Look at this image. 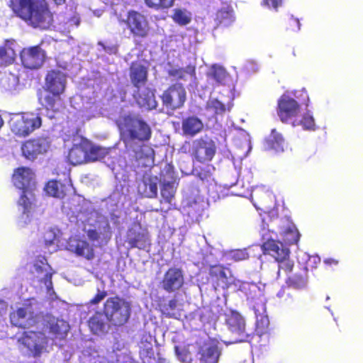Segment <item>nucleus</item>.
Here are the masks:
<instances>
[{
  "label": "nucleus",
  "mask_w": 363,
  "mask_h": 363,
  "mask_svg": "<svg viewBox=\"0 0 363 363\" xmlns=\"http://www.w3.org/2000/svg\"><path fill=\"white\" fill-rule=\"evenodd\" d=\"M40 113L23 112L14 113L9 121L11 132L18 138H26L42 126Z\"/></svg>",
  "instance_id": "5"
},
{
  "label": "nucleus",
  "mask_w": 363,
  "mask_h": 363,
  "mask_svg": "<svg viewBox=\"0 0 363 363\" xmlns=\"http://www.w3.org/2000/svg\"><path fill=\"white\" fill-rule=\"evenodd\" d=\"M165 172L169 175V178L172 181L166 182L165 178H163L164 182L161 187V203H167L172 205V202L174 199L177 187L174 185V171L172 166L168 165L165 169Z\"/></svg>",
  "instance_id": "22"
},
{
  "label": "nucleus",
  "mask_w": 363,
  "mask_h": 363,
  "mask_svg": "<svg viewBox=\"0 0 363 363\" xmlns=\"http://www.w3.org/2000/svg\"><path fill=\"white\" fill-rule=\"evenodd\" d=\"M67 86V75L59 69L48 71L45 77L43 89L47 93L43 105L48 111L57 113L64 106L62 95Z\"/></svg>",
  "instance_id": "3"
},
{
  "label": "nucleus",
  "mask_w": 363,
  "mask_h": 363,
  "mask_svg": "<svg viewBox=\"0 0 363 363\" xmlns=\"http://www.w3.org/2000/svg\"><path fill=\"white\" fill-rule=\"evenodd\" d=\"M41 281H43L48 288L52 287V274L50 272H47L44 277L42 279Z\"/></svg>",
  "instance_id": "55"
},
{
  "label": "nucleus",
  "mask_w": 363,
  "mask_h": 363,
  "mask_svg": "<svg viewBox=\"0 0 363 363\" xmlns=\"http://www.w3.org/2000/svg\"><path fill=\"white\" fill-rule=\"evenodd\" d=\"M206 110L211 111L214 116L223 115L226 111L230 110V106L225 105L217 99H209L206 106Z\"/></svg>",
  "instance_id": "37"
},
{
  "label": "nucleus",
  "mask_w": 363,
  "mask_h": 363,
  "mask_svg": "<svg viewBox=\"0 0 363 363\" xmlns=\"http://www.w3.org/2000/svg\"><path fill=\"white\" fill-rule=\"evenodd\" d=\"M301 23L298 18L294 16H289L286 21V28L291 31H298L300 30Z\"/></svg>",
  "instance_id": "49"
},
{
  "label": "nucleus",
  "mask_w": 363,
  "mask_h": 363,
  "mask_svg": "<svg viewBox=\"0 0 363 363\" xmlns=\"http://www.w3.org/2000/svg\"><path fill=\"white\" fill-rule=\"evenodd\" d=\"M133 97L141 108L147 110H154L157 107V102L155 98V89L146 86L143 89H136Z\"/></svg>",
  "instance_id": "21"
},
{
  "label": "nucleus",
  "mask_w": 363,
  "mask_h": 363,
  "mask_svg": "<svg viewBox=\"0 0 363 363\" xmlns=\"http://www.w3.org/2000/svg\"><path fill=\"white\" fill-rule=\"evenodd\" d=\"M181 150L189 154L194 163H208L216 155V145L213 140L199 138L192 141H185Z\"/></svg>",
  "instance_id": "7"
},
{
  "label": "nucleus",
  "mask_w": 363,
  "mask_h": 363,
  "mask_svg": "<svg viewBox=\"0 0 363 363\" xmlns=\"http://www.w3.org/2000/svg\"><path fill=\"white\" fill-rule=\"evenodd\" d=\"M262 249L264 255H271L276 261L290 254L289 249L281 242L273 239L265 241L262 245Z\"/></svg>",
  "instance_id": "26"
},
{
  "label": "nucleus",
  "mask_w": 363,
  "mask_h": 363,
  "mask_svg": "<svg viewBox=\"0 0 363 363\" xmlns=\"http://www.w3.org/2000/svg\"><path fill=\"white\" fill-rule=\"evenodd\" d=\"M171 208L170 206H168L167 208V211L169 210Z\"/></svg>",
  "instance_id": "61"
},
{
  "label": "nucleus",
  "mask_w": 363,
  "mask_h": 363,
  "mask_svg": "<svg viewBox=\"0 0 363 363\" xmlns=\"http://www.w3.org/2000/svg\"><path fill=\"white\" fill-rule=\"evenodd\" d=\"M174 351L177 358L183 363H190L192 360L191 354L186 346H174Z\"/></svg>",
  "instance_id": "45"
},
{
  "label": "nucleus",
  "mask_w": 363,
  "mask_h": 363,
  "mask_svg": "<svg viewBox=\"0 0 363 363\" xmlns=\"http://www.w3.org/2000/svg\"><path fill=\"white\" fill-rule=\"evenodd\" d=\"M146 6L156 11L164 10L172 7L174 0H144Z\"/></svg>",
  "instance_id": "43"
},
{
  "label": "nucleus",
  "mask_w": 363,
  "mask_h": 363,
  "mask_svg": "<svg viewBox=\"0 0 363 363\" xmlns=\"http://www.w3.org/2000/svg\"><path fill=\"white\" fill-rule=\"evenodd\" d=\"M203 129L202 121L196 116H189L183 118L182 130L184 136L194 137Z\"/></svg>",
  "instance_id": "27"
},
{
  "label": "nucleus",
  "mask_w": 363,
  "mask_h": 363,
  "mask_svg": "<svg viewBox=\"0 0 363 363\" xmlns=\"http://www.w3.org/2000/svg\"><path fill=\"white\" fill-rule=\"evenodd\" d=\"M157 176L145 174H143L138 189L139 193L144 197L156 198L157 196Z\"/></svg>",
  "instance_id": "23"
},
{
  "label": "nucleus",
  "mask_w": 363,
  "mask_h": 363,
  "mask_svg": "<svg viewBox=\"0 0 363 363\" xmlns=\"http://www.w3.org/2000/svg\"><path fill=\"white\" fill-rule=\"evenodd\" d=\"M12 180L13 185L23 192H33L35 189V174L29 167H21L16 169Z\"/></svg>",
  "instance_id": "16"
},
{
  "label": "nucleus",
  "mask_w": 363,
  "mask_h": 363,
  "mask_svg": "<svg viewBox=\"0 0 363 363\" xmlns=\"http://www.w3.org/2000/svg\"><path fill=\"white\" fill-rule=\"evenodd\" d=\"M277 115L283 123H289L300 111L299 104L287 94H283L277 101Z\"/></svg>",
  "instance_id": "17"
},
{
  "label": "nucleus",
  "mask_w": 363,
  "mask_h": 363,
  "mask_svg": "<svg viewBox=\"0 0 363 363\" xmlns=\"http://www.w3.org/2000/svg\"><path fill=\"white\" fill-rule=\"evenodd\" d=\"M276 262H278V274L281 271L288 274L291 272L294 268V262L290 259V254H287L286 256L281 257Z\"/></svg>",
  "instance_id": "44"
},
{
  "label": "nucleus",
  "mask_w": 363,
  "mask_h": 363,
  "mask_svg": "<svg viewBox=\"0 0 363 363\" xmlns=\"http://www.w3.org/2000/svg\"><path fill=\"white\" fill-rule=\"evenodd\" d=\"M324 263L329 266L337 265L339 261L335 258L329 257L324 259Z\"/></svg>",
  "instance_id": "57"
},
{
  "label": "nucleus",
  "mask_w": 363,
  "mask_h": 363,
  "mask_svg": "<svg viewBox=\"0 0 363 363\" xmlns=\"http://www.w3.org/2000/svg\"><path fill=\"white\" fill-rule=\"evenodd\" d=\"M208 274L216 289H228L230 286L231 270L222 264H213L209 267Z\"/></svg>",
  "instance_id": "18"
},
{
  "label": "nucleus",
  "mask_w": 363,
  "mask_h": 363,
  "mask_svg": "<svg viewBox=\"0 0 363 363\" xmlns=\"http://www.w3.org/2000/svg\"><path fill=\"white\" fill-rule=\"evenodd\" d=\"M103 46V49L105 52L108 54H116L117 52L118 48L116 46H105L101 44Z\"/></svg>",
  "instance_id": "56"
},
{
  "label": "nucleus",
  "mask_w": 363,
  "mask_h": 363,
  "mask_svg": "<svg viewBox=\"0 0 363 363\" xmlns=\"http://www.w3.org/2000/svg\"><path fill=\"white\" fill-rule=\"evenodd\" d=\"M284 139L281 133L275 129L271 131L270 135L265 140V147L267 150H272L277 152L284 151Z\"/></svg>",
  "instance_id": "30"
},
{
  "label": "nucleus",
  "mask_w": 363,
  "mask_h": 363,
  "mask_svg": "<svg viewBox=\"0 0 363 363\" xmlns=\"http://www.w3.org/2000/svg\"><path fill=\"white\" fill-rule=\"evenodd\" d=\"M16 59L14 50L7 43L0 46V69L13 63Z\"/></svg>",
  "instance_id": "33"
},
{
  "label": "nucleus",
  "mask_w": 363,
  "mask_h": 363,
  "mask_svg": "<svg viewBox=\"0 0 363 363\" xmlns=\"http://www.w3.org/2000/svg\"><path fill=\"white\" fill-rule=\"evenodd\" d=\"M277 297L279 298L280 302L282 303H291L293 301L292 296L289 291V287L284 286L282 287L277 294Z\"/></svg>",
  "instance_id": "47"
},
{
  "label": "nucleus",
  "mask_w": 363,
  "mask_h": 363,
  "mask_svg": "<svg viewBox=\"0 0 363 363\" xmlns=\"http://www.w3.org/2000/svg\"><path fill=\"white\" fill-rule=\"evenodd\" d=\"M301 125L304 130H314L315 128V120L309 113L303 115L300 121H294L292 125L294 127Z\"/></svg>",
  "instance_id": "42"
},
{
  "label": "nucleus",
  "mask_w": 363,
  "mask_h": 363,
  "mask_svg": "<svg viewBox=\"0 0 363 363\" xmlns=\"http://www.w3.org/2000/svg\"><path fill=\"white\" fill-rule=\"evenodd\" d=\"M9 318L13 326L23 330L35 326L37 323L33 312H30L28 315V311L25 307L18 308L16 311L11 312Z\"/></svg>",
  "instance_id": "20"
},
{
  "label": "nucleus",
  "mask_w": 363,
  "mask_h": 363,
  "mask_svg": "<svg viewBox=\"0 0 363 363\" xmlns=\"http://www.w3.org/2000/svg\"><path fill=\"white\" fill-rule=\"evenodd\" d=\"M120 139L126 152H132L138 166L149 167L155 161V150L145 143L152 137L150 125L143 118L131 115H124L116 121Z\"/></svg>",
  "instance_id": "1"
},
{
  "label": "nucleus",
  "mask_w": 363,
  "mask_h": 363,
  "mask_svg": "<svg viewBox=\"0 0 363 363\" xmlns=\"http://www.w3.org/2000/svg\"><path fill=\"white\" fill-rule=\"evenodd\" d=\"M228 258L234 262H240L249 258V255L246 249L232 250L228 253Z\"/></svg>",
  "instance_id": "46"
},
{
  "label": "nucleus",
  "mask_w": 363,
  "mask_h": 363,
  "mask_svg": "<svg viewBox=\"0 0 363 363\" xmlns=\"http://www.w3.org/2000/svg\"><path fill=\"white\" fill-rule=\"evenodd\" d=\"M149 67L143 60L133 61L128 69V76L132 86L136 89L145 86L148 82Z\"/></svg>",
  "instance_id": "15"
},
{
  "label": "nucleus",
  "mask_w": 363,
  "mask_h": 363,
  "mask_svg": "<svg viewBox=\"0 0 363 363\" xmlns=\"http://www.w3.org/2000/svg\"><path fill=\"white\" fill-rule=\"evenodd\" d=\"M197 175L201 180H204V179H207L208 177H210V174H208V173L203 174L202 172H199Z\"/></svg>",
  "instance_id": "59"
},
{
  "label": "nucleus",
  "mask_w": 363,
  "mask_h": 363,
  "mask_svg": "<svg viewBox=\"0 0 363 363\" xmlns=\"http://www.w3.org/2000/svg\"><path fill=\"white\" fill-rule=\"evenodd\" d=\"M74 252L78 256L84 257L87 259H91L94 257L93 250L90 247L89 244L85 240H77Z\"/></svg>",
  "instance_id": "39"
},
{
  "label": "nucleus",
  "mask_w": 363,
  "mask_h": 363,
  "mask_svg": "<svg viewBox=\"0 0 363 363\" xmlns=\"http://www.w3.org/2000/svg\"><path fill=\"white\" fill-rule=\"evenodd\" d=\"M199 354L201 363H218L220 355L218 341L211 340L204 343L200 348Z\"/></svg>",
  "instance_id": "24"
},
{
  "label": "nucleus",
  "mask_w": 363,
  "mask_h": 363,
  "mask_svg": "<svg viewBox=\"0 0 363 363\" xmlns=\"http://www.w3.org/2000/svg\"><path fill=\"white\" fill-rule=\"evenodd\" d=\"M50 145L51 141L48 136H38L22 143V154L26 159L33 160L38 155L46 153L49 150Z\"/></svg>",
  "instance_id": "12"
},
{
  "label": "nucleus",
  "mask_w": 363,
  "mask_h": 363,
  "mask_svg": "<svg viewBox=\"0 0 363 363\" xmlns=\"http://www.w3.org/2000/svg\"><path fill=\"white\" fill-rule=\"evenodd\" d=\"M288 233L292 235V238L287 239V241L290 244H296L298 242L299 238H300V235H299L298 232L296 230H291L288 232Z\"/></svg>",
  "instance_id": "54"
},
{
  "label": "nucleus",
  "mask_w": 363,
  "mask_h": 363,
  "mask_svg": "<svg viewBox=\"0 0 363 363\" xmlns=\"http://www.w3.org/2000/svg\"><path fill=\"white\" fill-rule=\"evenodd\" d=\"M34 267L38 273H43L47 271V267L50 266L45 256H38L35 261Z\"/></svg>",
  "instance_id": "48"
},
{
  "label": "nucleus",
  "mask_w": 363,
  "mask_h": 363,
  "mask_svg": "<svg viewBox=\"0 0 363 363\" xmlns=\"http://www.w3.org/2000/svg\"><path fill=\"white\" fill-rule=\"evenodd\" d=\"M261 4L263 6L277 11L278 8L282 5V0H262Z\"/></svg>",
  "instance_id": "52"
},
{
  "label": "nucleus",
  "mask_w": 363,
  "mask_h": 363,
  "mask_svg": "<svg viewBox=\"0 0 363 363\" xmlns=\"http://www.w3.org/2000/svg\"><path fill=\"white\" fill-rule=\"evenodd\" d=\"M88 325L94 334L99 335L104 333L106 330V323L100 312H96L88 320Z\"/></svg>",
  "instance_id": "35"
},
{
  "label": "nucleus",
  "mask_w": 363,
  "mask_h": 363,
  "mask_svg": "<svg viewBox=\"0 0 363 363\" xmlns=\"http://www.w3.org/2000/svg\"><path fill=\"white\" fill-rule=\"evenodd\" d=\"M225 324L234 337L230 343H240L247 341L250 335L246 330V321L244 317L237 311L230 309L224 313Z\"/></svg>",
  "instance_id": "10"
},
{
  "label": "nucleus",
  "mask_w": 363,
  "mask_h": 363,
  "mask_svg": "<svg viewBox=\"0 0 363 363\" xmlns=\"http://www.w3.org/2000/svg\"><path fill=\"white\" fill-rule=\"evenodd\" d=\"M44 190L50 196L63 199L72 194L74 187L69 178L65 179L63 182L51 179L45 184Z\"/></svg>",
  "instance_id": "19"
},
{
  "label": "nucleus",
  "mask_w": 363,
  "mask_h": 363,
  "mask_svg": "<svg viewBox=\"0 0 363 363\" xmlns=\"http://www.w3.org/2000/svg\"><path fill=\"white\" fill-rule=\"evenodd\" d=\"M186 206L192 208L194 211H199L201 208L199 202L196 200L195 198H189L186 201Z\"/></svg>",
  "instance_id": "53"
},
{
  "label": "nucleus",
  "mask_w": 363,
  "mask_h": 363,
  "mask_svg": "<svg viewBox=\"0 0 363 363\" xmlns=\"http://www.w3.org/2000/svg\"><path fill=\"white\" fill-rule=\"evenodd\" d=\"M167 74L174 80H186L188 74L191 78L196 77V69L194 67L191 66H188L186 68H172L168 70Z\"/></svg>",
  "instance_id": "34"
},
{
  "label": "nucleus",
  "mask_w": 363,
  "mask_h": 363,
  "mask_svg": "<svg viewBox=\"0 0 363 363\" xmlns=\"http://www.w3.org/2000/svg\"><path fill=\"white\" fill-rule=\"evenodd\" d=\"M42 325L53 339L60 340L65 339L70 329L68 322L50 313L43 316Z\"/></svg>",
  "instance_id": "14"
},
{
  "label": "nucleus",
  "mask_w": 363,
  "mask_h": 363,
  "mask_svg": "<svg viewBox=\"0 0 363 363\" xmlns=\"http://www.w3.org/2000/svg\"><path fill=\"white\" fill-rule=\"evenodd\" d=\"M184 274L181 268L169 267L164 273L160 282V288L168 294L177 293L184 285Z\"/></svg>",
  "instance_id": "13"
},
{
  "label": "nucleus",
  "mask_w": 363,
  "mask_h": 363,
  "mask_svg": "<svg viewBox=\"0 0 363 363\" xmlns=\"http://www.w3.org/2000/svg\"><path fill=\"white\" fill-rule=\"evenodd\" d=\"M130 303L118 296L107 298L104 304L103 313L115 326L125 324L130 318Z\"/></svg>",
  "instance_id": "8"
},
{
  "label": "nucleus",
  "mask_w": 363,
  "mask_h": 363,
  "mask_svg": "<svg viewBox=\"0 0 363 363\" xmlns=\"http://www.w3.org/2000/svg\"><path fill=\"white\" fill-rule=\"evenodd\" d=\"M57 237L52 230H48L44 234V242L46 246H50L57 241Z\"/></svg>",
  "instance_id": "51"
},
{
  "label": "nucleus",
  "mask_w": 363,
  "mask_h": 363,
  "mask_svg": "<svg viewBox=\"0 0 363 363\" xmlns=\"http://www.w3.org/2000/svg\"><path fill=\"white\" fill-rule=\"evenodd\" d=\"M56 5H63L65 4L66 0H52Z\"/></svg>",
  "instance_id": "60"
},
{
  "label": "nucleus",
  "mask_w": 363,
  "mask_h": 363,
  "mask_svg": "<svg viewBox=\"0 0 363 363\" xmlns=\"http://www.w3.org/2000/svg\"><path fill=\"white\" fill-rule=\"evenodd\" d=\"M111 147H104L94 145L86 139L87 163L104 159L109 155Z\"/></svg>",
  "instance_id": "28"
},
{
  "label": "nucleus",
  "mask_w": 363,
  "mask_h": 363,
  "mask_svg": "<svg viewBox=\"0 0 363 363\" xmlns=\"http://www.w3.org/2000/svg\"><path fill=\"white\" fill-rule=\"evenodd\" d=\"M218 25L228 26L234 21L233 12L232 10L220 9L216 13Z\"/></svg>",
  "instance_id": "40"
},
{
  "label": "nucleus",
  "mask_w": 363,
  "mask_h": 363,
  "mask_svg": "<svg viewBox=\"0 0 363 363\" xmlns=\"http://www.w3.org/2000/svg\"><path fill=\"white\" fill-rule=\"evenodd\" d=\"M208 77L213 79L218 85H220L225 84L228 74L223 67L213 65L208 73Z\"/></svg>",
  "instance_id": "38"
},
{
  "label": "nucleus",
  "mask_w": 363,
  "mask_h": 363,
  "mask_svg": "<svg viewBox=\"0 0 363 363\" xmlns=\"http://www.w3.org/2000/svg\"><path fill=\"white\" fill-rule=\"evenodd\" d=\"M33 196V192L22 191L18 201V204L23 208V215H26L28 218H29L30 214L33 213L35 207V205L31 201Z\"/></svg>",
  "instance_id": "36"
},
{
  "label": "nucleus",
  "mask_w": 363,
  "mask_h": 363,
  "mask_svg": "<svg viewBox=\"0 0 363 363\" xmlns=\"http://www.w3.org/2000/svg\"><path fill=\"white\" fill-rule=\"evenodd\" d=\"M179 305L178 300L174 297L168 301V302H160L158 308L160 312L163 316L168 318H176L177 315H179V313H177Z\"/></svg>",
  "instance_id": "32"
},
{
  "label": "nucleus",
  "mask_w": 363,
  "mask_h": 363,
  "mask_svg": "<svg viewBox=\"0 0 363 363\" xmlns=\"http://www.w3.org/2000/svg\"><path fill=\"white\" fill-rule=\"evenodd\" d=\"M126 242L129 245V248L145 249L147 245V238L145 234L137 232L133 228H130L127 233Z\"/></svg>",
  "instance_id": "29"
},
{
  "label": "nucleus",
  "mask_w": 363,
  "mask_h": 363,
  "mask_svg": "<svg viewBox=\"0 0 363 363\" xmlns=\"http://www.w3.org/2000/svg\"><path fill=\"white\" fill-rule=\"evenodd\" d=\"M20 350L26 349L29 357L39 358L48 352L49 338L43 331L23 330L12 337Z\"/></svg>",
  "instance_id": "4"
},
{
  "label": "nucleus",
  "mask_w": 363,
  "mask_h": 363,
  "mask_svg": "<svg viewBox=\"0 0 363 363\" xmlns=\"http://www.w3.org/2000/svg\"><path fill=\"white\" fill-rule=\"evenodd\" d=\"M54 43L50 38H45L38 45L24 48L20 52V58L23 66L29 69L40 68L47 59L46 49Z\"/></svg>",
  "instance_id": "9"
},
{
  "label": "nucleus",
  "mask_w": 363,
  "mask_h": 363,
  "mask_svg": "<svg viewBox=\"0 0 363 363\" xmlns=\"http://www.w3.org/2000/svg\"><path fill=\"white\" fill-rule=\"evenodd\" d=\"M108 295V293L105 290H100L97 289V293L95 296L89 300L88 305L95 306L99 304L101 301H103Z\"/></svg>",
  "instance_id": "50"
},
{
  "label": "nucleus",
  "mask_w": 363,
  "mask_h": 363,
  "mask_svg": "<svg viewBox=\"0 0 363 363\" xmlns=\"http://www.w3.org/2000/svg\"><path fill=\"white\" fill-rule=\"evenodd\" d=\"M67 159L73 165L87 163L86 138H82L79 143L72 145Z\"/></svg>",
  "instance_id": "25"
},
{
  "label": "nucleus",
  "mask_w": 363,
  "mask_h": 363,
  "mask_svg": "<svg viewBox=\"0 0 363 363\" xmlns=\"http://www.w3.org/2000/svg\"><path fill=\"white\" fill-rule=\"evenodd\" d=\"M88 236L92 240H97L99 238L98 233L95 230H89Z\"/></svg>",
  "instance_id": "58"
},
{
  "label": "nucleus",
  "mask_w": 363,
  "mask_h": 363,
  "mask_svg": "<svg viewBox=\"0 0 363 363\" xmlns=\"http://www.w3.org/2000/svg\"><path fill=\"white\" fill-rule=\"evenodd\" d=\"M286 286L295 289H301L307 284V270L306 268L300 272L293 274L286 280Z\"/></svg>",
  "instance_id": "31"
},
{
  "label": "nucleus",
  "mask_w": 363,
  "mask_h": 363,
  "mask_svg": "<svg viewBox=\"0 0 363 363\" xmlns=\"http://www.w3.org/2000/svg\"><path fill=\"white\" fill-rule=\"evenodd\" d=\"M173 21L179 26H186L191 22V15L186 10L176 9L174 10L172 16Z\"/></svg>",
  "instance_id": "41"
},
{
  "label": "nucleus",
  "mask_w": 363,
  "mask_h": 363,
  "mask_svg": "<svg viewBox=\"0 0 363 363\" xmlns=\"http://www.w3.org/2000/svg\"><path fill=\"white\" fill-rule=\"evenodd\" d=\"M162 106L168 110L176 111L182 108L186 101V91L182 83L169 85L160 96Z\"/></svg>",
  "instance_id": "11"
},
{
  "label": "nucleus",
  "mask_w": 363,
  "mask_h": 363,
  "mask_svg": "<svg viewBox=\"0 0 363 363\" xmlns=\"http://www.w3.org/2000/svg\"><path fill=\"white\" fill-rule=\"evenodd\" d=\"M120 24L125 25L134 40H143L149 37L151 26L147 16L134 9L128 10L124 16L117 17Z\"/></svg>",
  "instance_id": "6"
},
{
  "label": "nucleus",
  "mask_w": 363,
  "mask_h": 363,
  "mask_svg": "<svg viewBox=\"0 0 363 363\" xmlns=\"http://www.w3.org/2000/svg\"><path fill=\"white\" fill-rule=\"evenodd\" d=\"M9 7L13 15L33 28L48 29L53 15L46 0H9Z\"/></svg>",
  "instance_id": "2"
}]
</instances>
